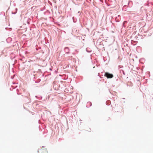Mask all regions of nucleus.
I'll return each mask as SVG.
<instances>
[{
  "label": "nucleus",
  "instance_id": "obj_1",
  "mask_svg": "<svg viewBox=\"0 0 153 153\" xmlns=\"http://www.w3.org/2000/svg\"><path fill=\"white\" fill-rule=\"evenodd\" d=\"M39 153H48L47 149L44 147H42L38 150Z\"/></svg>",
  "mask_w": 153,
  "mask_h": 153
},
{
  "label": "nucleus",
  "instance_id": "obj_2",
  "mask_svg": "<svg viewBox=\"0 0 153 153\" xmlns=\"http://www.w3.org/2000/svg\"><path fill=\"white\" fill-rule=\"evenodd\" d=\"M105 76L106 77L108 78H111L113 77V75L111 74L106 72L105 74Z\"/></svg>",
  "mask_w": 153,
  "mask_h": 153
},
{
  "label": "nucleus",
  "instance_id": "obj_3",
  "mask_svg": "<svg viewBox=\"0 0 153 153\" xmlns=\"http://www.w3.org/2000/svg\"><path fill=\"white\" fill-rule=\"evenodd\" d=\"M126 22V21H124V23H123V24H124Z\"/></svg>",
  "mask_w": 153,
  "mask_h": 153
},
{
  "label": "nucleus",
  "instance_id": "obj_4",
  "mask_svg": "<svg viewBox=\"0 0 153 153\" xmlns=\"http://www.w3.org/2000/svg\"><path fill=\"white\" fill-rule=\"evenodd\" d=\"M67 48H65V49H67Z\"/></svg>",
  "mask_w": 153,
  "mask_h": 153
}]
</instances>
